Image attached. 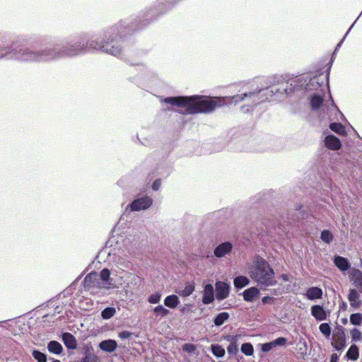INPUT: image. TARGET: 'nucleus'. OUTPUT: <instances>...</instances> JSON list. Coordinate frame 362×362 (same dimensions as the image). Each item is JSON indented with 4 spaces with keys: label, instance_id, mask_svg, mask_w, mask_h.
I'll use <instances>...</instances> for the list:
<instances>
[{
    "label": "nucleus",
    "instance_id": "1",
    "mask_svg": "<svg viewBox=\"0 0 362 362\" xmlns=\"http://www.w3.org/2000/svg\"><path fill=\"white\" fill-rule=\"evenodd\" d=\"M164 102L173 106L185 107L184 115L208 114L227 104L223 97L206 95L168 97Z\"/></svg>",
    "mask_w": 362,
    "mask_h": 362
},
{
    "label": "nucleus",
    "instance_id": "2",
    "mask_svg": "<svg viewBox=\"0 0 362 362\" xmlns=\"http://www.w3.org/2000/svg\"><path fill=\"white\" fill-rule=\"evenodd\" d=\"M117 27L112 28L109 32L108 37L106 36L105 42H99L97 40H92L87 42L86 46L71 45L63 52V55L74 56L82 52L90 50L102 51L115 56H119L122 53V47L119 43L122 36L118 34Z\"/></svg>",
    "mask_w": 362,
    "mask_h": 362
},
{
    "label": "nucleus",
    "instance_id": "3",
    "mask_svg": "<svg viewBox=\"0 0 362 362\" xmlns=\"http://www.w3.org/2000/svg\"><path fill=\"white\" fill-rule=\"evenodd\" d=\"M250 276L252 280L263 286H273L276 281L274 279V272L269 264L260 257L254 262L249 271Z\"/></svg>",
    "mask_w": 362,
    "mask_h": 362
},
{
    "label": "nucleus",
    "instance_id": "4",
    "mask_svg": "<svg viewBox=\"0 0 362 362\" xmlns=\"http://www.w3.org/2000/svg\"><path fill=\"white\" fill-rule=\"evenodd\" d=\"M274 91L269 88L258 90L255 92L245 93L243 95H237L232 97L231 100L234 103L242 101L245 98H249L253 105H257L269 99L273 95Z\"/></svg>",
    "mask_w": 362,
    "mask_h": 362
},
{
    "label": "nucleus",
    "instance_id": "5",
    "mask_svg": "<svg viewBox=\"0 0 362 362\" xmlns=\"http://www.w3.org/2000/svg\"><path fill=\"white\" fill-rule=\"evenodd\" d=\"M152 204V199L150 197L145 196L134 200L130 204V209L134 211L145 210L149 208Z\"/></svg>",
    "mask_w": 362,
    "mask_h": 362
},
{
    "label": "nucleus",
    "instance_id": "6",
    "mask_svg": "<svg viewBox=\"0 0 362 362\" xmlns=\"http://www.w3.org/2000/svg\"><path fill=\"white\" fill-rule=\"evenodd\" d=\"M230 292V286L224 281H217L216 283V298L218 300L226 299Z\"/></svg>",
    "mask_w": 362,
    "mask_h": 362
},
{
    "label": "nucleus",
    "instance_id": "7",
    "mask_svg": "<svg viewBox=\"0 0 362 362\" xmlns=\"http://www.w3.org/2000/svg\"><path fill=\"white\" fill-rule=\"evenodd\" d=\"M351 281L355 288L362 293V272L360 269L352 268L349 272Z\"/></svg>",
    "mask_w": 362,
    "mask_h": 362
},
{
    "label": "nucleus",
    "instance_id": "8",
    "mask_svg": "<svg viewBox=\"0 0 362 362\" xmlns=\"http://www.w3.org/2000/svg\"><path fill=\"white\" fill-rule=\"evenodd\" d=\"M332 345L338 351L346 346V336L343 330H339L333 334Z\"/></svg>",
    "mask_w": 362,
    "mask_h": 362
},
{
    "label": "nucleus",
    "instance_id": "9",
    "mask_svg": "<svg viewBox=\"0 0 362 362\" xmlns=\"http://www.w3.org/2000/svg\"><path fill=\"white\" fill-rule=\"evenodd\" d=\"M325 146L332 151H338L341 148V143L339 138L334 135L327 136L324 140Z\"/></svg>",
    "mask_w": 362,
    "mask_h": 362
},
{
    "label": "nucleus",
    "instance_id": "10",
    "mask_svg": "<svg viewBox=\"0 0 362 362\" xmlns=\"http://www.w3.org/2000/svg\"><path fill=\"white\" fill-rule=\"evenodd\" d=\"M58 55H59V54L54 53L52 52H49L47 53H46L45 52L42 54H40L36 52H30L28 55V57L25 58V60H30V61H39V60H42V59L48 60V59H54V58L57 57Z\"/></svg>",
    "mask_w": 362,
    "mask_h": 362
},
{
    "label": "nucleus",
    "instance_id": "11",
    "mask_svg": "<svg viewBox=\"0 0 362 362\" xmlns=\"http://www.w3.org/2000/svg\"><path fill=\"white\" fill-rule=\"evenodd\" d=\"M232 244L229 242H225L218 245L214 250V255L217 257H224L232 250Z\"/></svg>",
    "mask_w": 362,
    "mask_h": 362
},
{
    "label": "nucleus",
    "instance_id": "12",
    "mask_svg": "<svg viewBox=\"0 0 362 362\" xmlns=\"http://www.w3.org/2000/svg\"><path fill=\"white\" fill-rule=\"evenodd\" d=\"M214 300V290L211 284H206L204 288L202 303L205 305L209 304Z\"/></svg>",
    "mask_w": 362,
    "mask_h": 362
},
{
    "label": "nucleus",
    "instance_id": "13",
    "mask_svg": "<svg viewBox=\"0 0 362 362\" xmlns=\"http://www.w3.org/2000/svg\"><path fill=\"white\" fill-rule=\"evenodd\" d=\"M359 293L358 290L354 288L349 290L348 300L350 303V305L353 308H358L361 304Z\"/></svg>",
    "mask_w": 362,
    "mask_h": 362
},
{
    "label": "nucleus",
    "instance_id": "14",
    "mask_svg": "<svg viewBox=\"0 0 362 362\" xmlns=\"http://www.w3.org/2000/svg\"><path fill=\"white\" fill-rule=\"evenodd\" d=\"M322 290L317 286H312L307 289L305 297L310 300L320 299L322 297Z\"/></svg>",
    "mask_w": 362,
    "mask_h": 362
},
{
    "label": "nucleus",
    "instance_id": "15",
    "mask_svg": "<svg viewBox=\"0 0 362 362\" xmlns=\"http://www.w3.org/2000/svg\"><path fill=\"white\" fill-rule=\"evenodd\" d=\"M312 315L318 321L326 320L327 313L322 305H315L311 307Z\"/></svg>",
    "mask_w": 362,
    "mask_h": 362
},
{
    "label": "nucleus",
    "instance_id": "16",
    "mask_svg": "<svg viewBox=\"0 0 362 362\" xmlns=\"http://www.w3.org/2000/svg\"><path fill=\"white\" fill-rule=\"evenodd\" d=\"M62 341L68 349H75L77 347L75 337L69 332H66L62 334Z\"/></svg>",
    "mask_w": 362,
    "mask_h": 362
},
{
    "label": "nucleus",
    "instance_id": "17",
    "mask_svg": "<svg viewBox=\"0 0 362 362\" xmlns=\"http://www.w3.org/2000/svg\"><path fill=\"white\" fill-rule=\"evenodd\" d=\"M259 295V290L256 287H250L244 291L243 299L247 302H252Z\"/></svg>",
    "mask_w": 362,
    "mask_h": 362
},
{
    "label": "nucleus",
    "instance_id": "18",
    "mask_svg": "<svg viewBox=\"0 0 362 362\" xmlns=\"http://www.w3.org/2000/svg\"><path fill=\"white\" fill-rule=\"evenodd\" d=\"M334 265L341 271L344 272L350 268L348 259L341 256H336L334 259Z\"/></svg>",
    "mask_w": 362,
    "mask_h": 362
},
{
    "label": "nucleus",
    "instance_id": "19",
    "mask_svg": "<svg viewBox=\"0 0 362 362\" xmlns=\"http://www.w3.org/2000/svg\"><path fill=\"white\" fill-rule=\"evenodd\" d=\"M99 347L103 351L111 353L116 349L117 343L112 339L105 340L100 343Z\"/></svg>",
    "mask_w": 362,
    "mask_h": 362
},
{
    "label": "nucleus",
    "instance_id": "20",
    "mask_svg": "<svg viewBox=\"0 0 362 362\" xmlns=\"http://www.w3.org/2000/svg\"><path fill=\"white\" fill-rule=\"evenodd\" d=\"M329 127L332 131L340 136H346L347 135L345 127L340 122H332Z\"/></svg>",
    "mask_w": 362,
    "mask_h": 362
},
{
    "label": "nucleus",
    "instance_id": "21",
    "mask_svg": "<svg viewBox=\"0 0 362 362\" xmlns=\"http://www.w3.org/2000/svg\"><path fill=\"white\" fill-rule=\"evenodd\" d=\"M48 351L54 354H60L63 351L62 344L57 341H51L47 345Z\"/></svg>",
    "mask_w": 362,
    "mask_h": 362
},
{
    "label": "nucleus",
    "instance_id": "22",
    "mask_svg": "<svg viewBox=\"0 0 362 362\" xmlns=\"http://www.w3.org/2000/svg\"><path fill=\"white\" fill-rule=\"evenodd\" d=\"M323 98L319 95H313L310 96V103L313 110H318L322 105Z\"/></svg>",
    "mask_w": 362,
    "mask_h": 362
},
{
    "label": "nucleus",
    "instance_id": "23",
    "mask_svg": "<svg viewBox=\"0 0 362 362\" xmlns=\"http://www.w3.org/2000/svg\"><path fill=\"white\" fill-rule=\"evenodd\" d=\"M180 300L176 295L168 296L164 300V304L165 306L170 308H175L179 304Z\"/></svg>",
    "mask_w": 362,
    "mask_h": 362
},
{
    "label": "nucleus",
    "instance_id": "24",
    "mask_svg": "<svg viewBox=\"0 0 362 362\" xmlns=\"http://www.w3.org/2000/svg\"><path fill=\"white\" fill-rule=\"evenodd\" d=\"M234 286L240 289L250 284V280L247 277L244 276H238L234 279L233 281Z\"/></svg>",
    "mask_w": 362,
    "mask_h": 362
},
{
    "label": "nucleus",
    "instance_id": "25",
    "mask_svg": "<svg viewBox=\"0 0 362 362\" xmlns=\"http://www.w3.org/2000/svg\"><path fill=\"white\" fill-rule=\"evenodd\" d=\"M229 318V314L226 312H222L218 314L214 319V322L216 326H221Z\"/></svg>",
    "mask_w": 362,
    "mask_h": 362
},
{
    "label": "nucleus",
    "instance_id": "26",
    "mask_svg": "<svg viewBox=\"0 0 362 362\" xmlns=\"http://www.w3.org/2000/svg\"><path fill=\"white\" fill-rule=\"evenodd\" d=\"M323 85V81H320V78L318 76H314L310 79V81L308 83L306 86L307 90H313L317 89L318 87H320Z\"/></svg>",
    "mask_w": 362,
    "mask_h": 362
},
{
    "label": "nucleus",
    "instance_id": "27",
    "mask_svg": "<svg viewBox=\"0 0 362 362\" xmlns=\"http://www.w3.org/2000/svg\"><path fill=\"white\" fill-rule=\"evenodd\" d=\"M346 356L348 358L352 361L357 360L359 356V351L358 346L355 344L351 345L346 352Z\"/></svg>",
    "mask_w": 362,
    "mask_h": 362
},
{
    "label": "nucleus",
    "instance_id": "28",
    "mask_svg": "<svg viewBox=\"0 0 362 362\" xmlns=\"http://www.w3.org/2000/svg\"><path fill=\"white\" fill-rule=\"evenodd\" d=\"M194 291V283H187L184 289L177 292V293L182 297H187L190 296Z\"/></svg>",
    "mask_w": 362,
    "mask_h": 362
},
{
    "label": "nucleus",
    "instance_id": "29",
    "mask_svg": "<svg viewBox=\"0 0 362 362\" xmlns=\"http://www.w3.org/2000/svg\"><path fill=\"white\" fill-rule=\"evenodd\" d=\"M211 350L213 354L218 358L223 357L226 354L225 349L219 344H211Z\"/></svg>",
    "mask_w": 362,
    "mask_h": 362
},
{
    "label": "nucleus",
    "instance_id": "30",
    "mask_svg": "<svg viewBox=\"0 0 362 362\" xmlns=\"http://www.w3.org/2000/svg\"><path fill=\"white\" fill-rule=\"evenodd\" d=\"M321 240L327 244H330L334 239L332 233L328 230H324L321 232Z\"/></svg>",
    "mask_w": 362,
    "mask_h": 362
},
{
    "label": "nucleus",
    "instance_id": "31",
    "mask_svg": "<svg viewBox=\"0 0 362 362\" xmlns=\"http://www.w3.org/2000/svg\"><path fill=\"white\" fill-rule=\"evenodd\" d=\"M80 362H98V357L93 351H87Z\"/></svg>",
    "mask_w": 362,
    "mask_h": 362
},
{
    "label": "nucleus",
    "instance_id": "32",
    "mask_svg": "<svg viewBox=\"0 0 362 362\" xmlns=\"http://www.w3.org/2000/svg\"><path fill=\"white\" fill-rule=\"evenodd\" d=\"M115 308L112 307H108L105 308L102 313L101 316L103 319L107 320L111 318L115 314Z\"/></svg>",
    "mask_w": 362,
    "mask_h": 362
},
{
    "label": "nucleus",
    "instance_id": "33",
    "mask_svg": "<svg viewBox=\"0 0 362 362\" xmlns=\"http://www.w3.org/2000/svg\"><path fill=\"white\" fill-rule=\"evenodd\" d=\"M241 351L246 356H252L254 353L253 346L250 343H244L241 346Z\"/></svg>",
    "mask_w": 362,
    "mask_h": 362
},
{
    "label": "nucleus",
    "instance_id": "34",
    "mask_svg": "<svg viewBox=\"0 0 362 362\" xmlns=\"http://www.w3.org/2000/svg\"><path fill=\"white\" fill-rule=\"evenodd\" d=\"M154 313L157 316L165 317L170 313V311L165 308L163 305H159L153 309Z\"/></svg>",
    "mask_w": 362,
    "mask_h": 362
},
{
    "label": "nucleus",
    "instance_id": "35",
    "mask_svg": "<svg viewBox=\"0 0 362 362\" xmlns=\"http://www.w3.org/2000/svg\"><path fill=\"white\" fill-rule=\"evenodd\" d=\"M350 322L355 325H360L362 323V315L359 313L351 314Z\"/></svg>",
    "mask_w": 362,
    "mask_h": 362
},
{
    "label": "nucleus",
    "instance_id": "36",
    "mask_svg": "<svg viewBox=\"0 0 362 362\" xmlns=\"http://www.w3.org/2000/svg\"><path fill=\"white\" fill-rule=\"evenodd\" d=\"M237 342L238 341H233L232 343H230L229 345L227 346L228 354L231 356L236 355V354L238 351Z\"/></svg>",
    "mask_w": 362,
    "mask_h": 362
},
{
    "label": "nucleus",
    "instance_id": "37",
    "mask_svg": "<svg viewBox=\"0 0 362 362\" xmlns=\"http://www.w3.org/2000/svg\"><path fill=\"white\" fill-rule=\"evenodd\" d=\"M33 356L38 362H47V356H46V355L45 354L39 351L34 350L33 351Z\"/></svg>",
    "mask_w": 362,
    "mask_h": 362
},
{
    "label": "nucleus",
    "instance_id": "38",
    "mask_svg": "<svg viewBox=\"0 0 362 362\" xmlns=\"http://www.w3.org/2000/svg\"><path fill=\"white\" fill-rule=\"evenodd\" d=\"M351 337L353 341H358L362 339V333L361 332L356 328L351 330Z\"/></svg>",
    "mask_w": 362,
    "mask_h": 362
},
{
    "label": "nucleus",
    "instance_id": "39",
    "mask_svg": "<svg viewBox=\"0 0 362 362\" xmlns=\"http://www.w3.org/2000/svg\"><path fill=\"white\" fill-rule=\"evenodd\" d=\"M320 332L325 336L328 337L330 335L331 333V328L329 324L327 323H322L320 325L319 327Z\"/></svg>",
    "mask_w": 362,
    "mask_h": 362
},
{
    "label": "nucleus",
    "instance_id": "40",
    "mask_svg": "<svg viewBox=\"0 0 362 362\" xmlns=\"http://www.w3.org/2000/svg\"><path fill=\"white\" fill-rule=\"evenodd\" d=\"M160 298H161V294L160 293H155L151 294L148 297V302L150 303H158L160 302Z\"/></svg>",
    "mask_w": 362,
    "mask_h": 362
},
{
    "label": "nucleus",
    "instance_id": "41",
    "mask_svg": "<svg viewBox=\"0 0 362 362\" xmlns=\"http://www.w3.org/2000/svg\"><path fill=\"white\" fill-rule=\"evenodd\" d=\"M97 276V274L95 272H92L88 274L84 279V283L86 286H90L91 281L93 279H95Z\"/></svg>",
    "mask_w": 362,
    "mask_h": 362
},
{
    "label": "nucleus",
    "instance_id": "42",
    "mask_svg": "<svg viewBox=\"0 0 362 362\" xmlns=\"http://www.w3.org/2000/svg\"><path fill=\"white\" fill-rule=\"evenodd\" d=\"M100 278L103 281H107L110 276V272L108 269H103L100 272Z\"/></svg>",
    "mask_w": 362,
    "mask_h": 362
},
{
    "label": "nucleus",
    "instance_id": "43",
    "mask_svg": "<svg viewBox=\"0 0 362 362\" xmlns=\"http://www.w3.org/2000/svg\"><path fill=\"white\" fill-rule=\"evenodd\" d=\"M182 349L185 351L192 353L196 350V346L192 344H185L182 346Z\"/></svg>",
    "mask_w": 362,
    "mask_h": 362
},
{
    "label": "nucleus",
    "instance_id": "44",
    "mask_svg": "<svg viewBox=\"0 0 362 362\" xmlns=\"http://www.w3.org/2000/svg\"><path fill=\"white\" fill-rule=\"evenodd\" d=\"M240 337V334L236 335H226L223 337L224 339L232 343L233 341H238V339Z\"/></svg>",
    "mask_w": 362,
    "mask_h": 362
},
{
    "label": "nucleus",
    "instance_id": "45",
    "mask_svg": "<svg viewBox=\"0 0 362 362\" xmlns=\"http://www.w3.org/2000/svg\"><path fill=\"white\" fill-rule=\"evenodd\" d=\"M274 347L273 342L265 343L262 345V350L264 352H268Z\"/></svg>",
    "mask_w": 362,
    "mask_h": 362
},
{
    "label": "nucleus",
    "instance_id": "46",
    "mask_svg": "<svg viewBox=\"0 0 362 362\" xmlns=\"http://www.w3.org/2000/svg\"><path fill=\"white\" fill-rule=\"evenodd\" d=\"M274 344V346H282L284 345L286 342V339L284 337H279L274 341H272Z\"/></svg>",
    "mask_w": 362,
    "mask_h": 362
},
{
    "label": "nucleus",
    "instance_id": "47",
    "mask_svg": "<svg viewBox=\"0 0 362 362\" xmlns=\"http://www.w3.org/2000/svg\"><path fill=\"white\" fill-rule=\"evenodd\" d=\"M132 335V333L130 332L129 331H127V330L120 332L119 333V337L121 339H128V338L131 337Z\"/></svg>",
    "mask_w": 362,
    "mask_h": 362
},
{
    "label": "nucleus",
    "instance_id": "48",
    "mask_svg": "<svg viewBox=\"0 0 362 362\" xmlns=\"http://www.w3.org/2000/svg\"><path fill=\"white\" fill-rule=\"evenodd\" d=\"M161 186V180L160 179H157L156 180L153 185H152V189L155 191H157L159 189V188Z\"/></svg>",
    "mask_w": 362,
    "mask_h": 362
},
{
    "label": "nucleus",
    "instance_id": "49",
    "mask_svg": "<svg viewBox=\"0 0 362 362\" xmlns=\"http://www.w3.org/2000/svg\"><path fill=\"white\" fill-rule=\"evenodd\" d=\"M262 301L264 304H271L274 302V298L270 296H264L262 298Z\"/></svg>",
    "mask_w": 362,
    "mask_h": 362
},
{
    "label": "nucleus",
    "instance_id": "50",
    "mask_svg": "<svg viewBox=\"0 0 362 362\" xmlns=\"http://www.w3.org/2000/svg\"><path fill=\"white\" fill-rule=\"evenodd\" d=\"M338 358H339V357L337 354H332L331 355L330 362H337Z\"/></svg>",
    "mask_w": 362,
    "mask_h": 362
},
{
    "label": "nucleus",
    "instance_id": "51",
    "mask_svg": "<svg viewBox=\"0 0 362 362\" xmlns=\"http://www.w3.org/2000/svg\"><path fill=\"white\" fill-rule=\"evenodd\" d=\"M0 52H1L0 54V58L3 57L4 55H6L8 54V52L6 49H1Z\"/></svg>",
    "mask_w": 362,
    "mask_h": 362
},
{
    "label": "nucleus",
    "instance_id": "52",
    "mask_svg": "<svg viewBox=\"0 0 362 362\" xmlns=\"http://www.w3.org/2000/svg\"><path fill=\"white\" fill-rule=\"evenodd\" d=\"M282 279H283L284 281H288V276H287L286 274H283V275H282Z\"/></svg>",
    "mask_w": 362,
    "mask_h": 362
},
{
    "label": "nucleus",
    "instance_id": "53",
    "mask_svg": "<svg viewBox=\"0 0 362 362\" xmlns=\"http://www.w3.org/2000/svg\"><path fill=\"white\" fill-rule=\"evenodd\" d=\"M361 267L362 268V259H361Z\"/></svg>",
    "mask_w": 362,
    "mask_h": 362
},
{
    "label": "nucleus",
    "instance_id": "54",
    "mask_svg": "<svg viewBox=\"0 0 362 362\" xmlns=\"http://www.w3.org/2000/svg\"><path fill=\"white\" fill-rule=\"evenodd\" d=\"M361 362H362V359L361 360Z\"/></svg>",
    "mask_w": 362,
    "mask_h": 362
}]
</instances>
